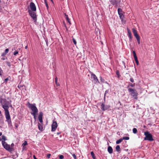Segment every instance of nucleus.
Wrapping results in <instances>:
<instances>
[{
  "label": "nucleus",
  "instance_id": "obj_1",
  "mask_svg": "<svg viewBox=\"0 0 159 159\" xmlns=\"http://www.w3.org/2000/svg\"><path fill=\"white\" fill-rule=\"evenodd\" d=\"M28 107L32 111V112H31V114L32 115L37 114L38 111V109L36 107L35 104H31L29 103Z\"/></svg>",
  "mask_w": 159,
  "mask_h": 159
},
{
  "label": "nucleus",
  "instance_id": "obj_2",
  "mask_svg": "<svg viewBox=\"0 0 159 159\" xmlns=\"http://www.w3.org/2000/svg\"><path fill=\"white\" fill-rule=\"evenodd\" d=\"M128 90L130 93V95L132 96L134 99H137L138 93L136 90L131 88H129Z\"/></svg>",
  "mask_w": 159,
  "mask_h": 159
},
{
  "label": "nucleus",
  "instance_id": "obj_3",
  "mask_svg": "<svg viewBox=\"0 0 159 159\" xmlns=\"http://www.w3.org/2000/svg\"><path fill=\"white\" fill-rule=\"evenodd\" d=\"M144 134L145 136L144 138L145 140H148L150 141L153 140V139L151 134L148 132L146 131L144 133Z\"/></svg>",
  "mask_w": 159,
  "mask_h": 159
},
{
  "label": "nucleus",
  "instance_id": "obj_4",
  "mask_svg": "<svg viewBox=\"0 0 159 159\" xmlns=\"http://www.w3.org/2000/svg\"><path fill=\"white\" fill-rule=\"evenodd\" d=\"M123 1V0H110V2H111L112 4L116 6H121L122 4V2Z\"/></svg>",
  "mask_w": 159,
  "mask_h": 159
},
{
  "label": "nucleus",
  "instance_id": "obj_5",
  "mask_svg": "<svg viewBox=\"0 0 159 159\" xmlns=\"http://www.w3.org/2000/svg\"><path fill=\"white\" fill-rule=\"evenodd\" d=\"M5 114L6 119V121L7 122L9 125L11 126V122L9 112H5Z\"/></svg>",
  "mask_w": 159,
  "mask_h": 159
},
{
  "label": "nucleus",
  "instance_id": "obj_6",
  "mask_svg": "<svg viewBox=\"0 0 159 159\" xmlns=\"http://www.w3.org/2000/svg\"><path fill=\"white\" fill-rule=\"evenodd\" d=\"M2 143L3 146L6 149L9 151H12V149L10 147L9 145L6 142L3 141H2Z\"/></svg>",
  "mask_w": 159,
  "mask_h": 159
},
{
  "label": "nucleus",
  "instance_id": "obj_7",
  "mask_svg": "<svg viewBox=\"0 0 159 159\" xmlns=\"http://www.w3.org/2000/svg\"><path fill=\"white\" fill-rule=\"evenodd\" d=\"M58 126L57 124L56 121L54 120L53 121L52 123V129L51 130L52 132L55 131Z\"/></svg>",
  "mask_w": 159,
  "mask_h": 159
},
{
  "label": "nucleus",
  "instance_id": "obj_8",
  "mask_svg": "<svg viewBox=\"0 0 159 159\" xmlns=\"http://www.w3.org/2000/svg\"><path fill=\"white\" fill-rule=\"evenodd\" d=\"M29 12L31 17L34 20L36 21V16L35 11H29Z\"/></svg>",
  "mask_w": 159,
  "mask_h": 159
},
{
  "label": "nucleus",
  "instance_id": "obj_9",
  "mask_svg": "<svg viewBox=\"0 0 159 159\" xmlns=\"http://www.w3.org/2000/svg\"><path fill=\"white\" fill-rule=\"evenodd\" d=\"M30 10L29 11H36V7L35 4L33 2L30 3Z\"/></svg>",
  "mask_w": 159,
  "mask_h": 159
},
{
  "label": "nucleus",
  "instance_id": "obj_10",
  "mask_svg": "<svg viewBox=\"0 0 159 159\" xmlns=\"http://www.w3.org/2000/svg\"><path fill=\"white\" fill-rule=\"evenodd\" d=\"M110 107L109 105H105L103 103L101 105V108L103 111H105Z\"/></svg>",
  "mask_w": 159,
  "mask_h": 159
},
{
  "label": "nucleus",
  "instance_id": "obj_11",
  "mask_svg": "<svg viewBox=\"0 0 159 159\" xmlns=\"http://www.w3.org/2000/svg\"><path fill=\"white\" fill-rule=\"evenodd\" d=\"M91 77L93 79L94 82L95 83L97 84V83H99L98 80L95 75L92 74L91 75Z\"/></svg>",
  "mask_w": 159,
  "mask_h": 159
},
{
  "label": "nucleus",
  "instance_id": "obj_12",
  "mask_svg": "<svg viewBox=\"0 0 159 159\" xmlns=\"http://www.w3.org/2000/svg\"><path fill=\"white\" fill-rule=\"evenodd\" d=\"M2 107L5 110V112H9L8 110L9 107L7 105H6V104H5L2 105Z\"/></svg>",
  "mask_w": 159,
  "mask_h": 159
},
{
  "label": "nucleus",
  "instance_id": "obj_13",
  "mask_svg": "<svg viewBox=\"0 0 159 159\" xmlns=\"http://www.w3.org/2000/svg\"><path fill=\"white\" fill-rule=\"evenodd\" d=\"M43 115V114L42 112H41L39 113V121L41 123H42L43 122V120H42V116Z\"/></svg>",
  "mask_w": 159,
  "mask_h": 159
},
{
  "label": "nucleus",
  "instance_id": "obj_14",
  "mask_svg": "<svg viewBox=\"0 0 159 159\" xmlns=\"http://www.w3.org/2000/svg\"><path fill=\"white\" fill-rule=\"evenodd\" d=\"M118 14L121 19L123 17V15L122 13V10L121 9L119 8L118 10Z\"/></svg>",
  "mask_w": 159,
  "mask_h": 159
},
{
  "label": "nucleus",
  "instance_id": "obj_15",
  "mask_svg": "<svg viewBox=\"0 0 159 159\" xmlns=\"http://www.w3.org/2000/svg\"><path fill=\"white\" fill-rule=\"evenodd\" d=\"M107 150L108 152L110 153L111 154L112 153L113 150L111 147L109 146Z\"/></svg>",
  "mask_w": 159,
  "mask_h": 159
},
{
  "label": "nucleus",
  "instance_id": "obj_16",
  "mask_svg": "<svg viewBox=\"0 0 159 159\" xmlns=\"http://www.w3.org/2000/svg\"><path fill=\"white\" fill-rule=\"evenodd\" d=\"M127 31L129 37V39H131L132 38V35L131 32L129 29H127Z\"/></svg>",
  "mask_w": 159,
  "mask_h": 159
},
{
  "label": "nucleus",
  "instance_id": "obj_17",
  "mask_svg": "<svg viewBox=\"0 0 159 159\" xmlns=\"http://www.w3.org/2000/svg\"><path fill=\"white\" fill-rule=\"evenodd\" d=\"M38 128L39 129L40 131H42L43 130V128L42 125L39 123H38Z\"/></svg>",
  "mask_w": 159,
  "mask_h": 159
},
{
  "label": "nucleus",
  "instance_id": "obj_18",
  "mask_svg": "<svg viewBox=\"0 0 159 159\" xmlns=\"http://www.w3.org/2000/svg\"><path fill=\"white\" fill-rule=\"evenodd\" d=\"M65 16H66V20H67L68 22L69 23V24H70L71 22L70 21V19L69 18L68 16L67 15H66V14H65Z\"/></svg>",
  "mask_w": 159,
  "mask_h": 159
},
{
  "label": "nucleus",
  "instance_id": "obj_19",
  "mask_svg": "<svg viewBox=\"0 0 159 159\" xmlns=\"http://www.w3.org/2000/svg\"><path fill=\"white\" fill-rule=\"evenodd\" d=\"M27 144V141H25L24 143L22 144V146L23 147V149L25 148V146Z\"/></svg>",
  "mask_w": 159,
  "mask_h": 159
},
{
  "label": "nucleus",
  "instance_id": "obj_20",
  "mask_svg": "<svg viewBox=\"0 0 159 159\" xmlns=\"http://www.w3.org/2000/svg\"><path fill=\"white\" fill-rule=\"evenodd\" d=\"M123 140V139H119L117 140L116 143V144H118L120 143Z\"/></svg>",
  "mask_w": 159,
  "mask_h": 159
},
{
  "label": "nucleus",
  "instance_id": "obj_21",
  "mask_svg": "<svg viewBox=\"0 0 159 159\" xmlns=\"http://www.w3.org/2000/svg\"><path fill=\"white\" fill-rule=\"evenodd\" d=\"M18 87L20 89H25V90H26L25 87V86H21V85L19 86H19H18Z\"/></svg>",
  "mask_w": 159,
  "mask_h": 159
},
{
  "label": "nucleus",
  "instance_id": "obj_22",
  "mask_svg": "<svg viewBox=\"0 0 159 159\" xmlns=\"http://www.w3.org/2000/svg\"><path fill=\"white\" fill-rule=\"evenodd\" d=\"M116 150L117 152L120 151V147L119 145H117L116 148Z\"/></svg>",
  "mask_w": 159,
  "mask_h": 159
},
{
  "label": "nucleus",
  "instance_id": "obj_23",
  "mask_svg": "<svg viewBox=\"0 0 159 159\" xmlns=\"http://www.w3.org/2000/svg\"><path fill=\"white\" fill-rule=\"evenodd\" d=\"M91 154L93 159H95V157L94 154L93 152H91Z\"/></svg>",
  "mask_w": 159,
  "mask_h": 159
},
{
  "label": "nucleus",
  "instance_id": "obj_24",
  "mask_svg": "<svg viewBox=\"0 0 159 159\" xmlns=\"http://www.w3.org/2000/svg\"><path fill=\"white\" fill-rule=\"evenodd\" d=\"M132 31L134 35L136 34V33H137V30L134 29L133 28L132 29Z\"/></svg>",
  "mask_w": 159,
  "mask_h": 159
},
{
  "label": "nucleus",
  "instance_id": "obj_25",
  "mask_svg": "<svg viewBox=\"0 0 159 159\" xmlns=\"http://www.w3.org/2000/svg\"><path fill=\"white\" fill-rule=\"evenodd\" d=\"M133 133L134 134H136L137 131V129L135 128H133Z\"/></svg>",
  "mask_w": 159,
  "mask_h": 159
},
{
  "label": "nucleus",
  "instance_id": "obj_26",
  "mask_svg": "<svg viewBox=\"0 0 159 159\" xmlns=\"http://www.w3.org/2000/svg\"><path fill=\"white\" fill-rule=\"evenodd\" d=\"M134 60L135 61V62L137 64V65H138L139 64V61H138V58H137V57H136V58H134Z\"/></svg>",
  "mask_w": 159,
  "mask_h": 159
},
{
  "label": "nucleus",
  "instance_id": "obj_27",
  "mask_svg": "<svg viewBox=\"0 0 159 159\" xmlns=\"http://www.w3.org/2000/svg\"><path fill=\"white\" fill-rule=\"evenodd\" d=\"M135 37H136V39L139 38L140 37L139 35L137 33H136V34L134 35Z\"/></svg>",
  "mask_w": 159,
  "mask_h": 159
},
{
  "label": "nucleus",
  "instance_id": "obj_28",
  "mask_svg": "<svg viewBox=\"0 0 159 159\" xmlns=\"http://www.w3.org/2000/svg\"><path fill=\"white\" fill-rule=\"evenodd\" d=\"M133 55H134V58H136V57H137V56L136 55V53H135V51H133Z\"/></svg>",
  "mask_w": 159,
  "mask_h": 159
},
{
  "label": "nucleus",
  "instance_id": "obj_29",
  "mask_svg": "<svg viewBox=\"0 0 159 159\" xmlns=\"http://www.w3.org/2000/svg\"><path fill=\"white\" fill-rule=\"evenodd\" d=\"M123 140H128L129 139V137H123L122 139Z\"/></svg>",
  "mask_w": 159,
  "mask_h": 159
},
{
  "label": "nucleus",
  "instance_id": "obj_30",
  "mask_svg": "<svg viewBox=\"0 0 159 159\" xmlns=\"http://www.w3.org/2000/svg\"><path fill=\"white\" fill-rule=\"evenodd\" d=\"M55 83L57 86L59 85V84L57 83V77H56V78H55Z\"/></svg>",
  "mask_w": 159,
  "mask_h": 159
},
{
  "label": "nucleus",
  "instance_id": "obj_31",
  "mask_svg": "<svg viewBox=\"0 0 159 159\" xmlns=\"http://www.w3.org/2000/svg\"><path fill=\"white\" fill-rule=\"evenodd\" d=\"M2 139L3 140V141H5L6 140V137L4 136H2Z\"/></svg>",
  "mask_w": 159,
  "mask_h": 159
},
{
  "label": "nucleus",
  "instance_id": "obj_32",
  "mask_svg": "<svg viewBox=\"0 0 159 159\" xmlns=\"http://www.w3.org/2000/svg\"><path fill=\"white\" fill-rule=\"evenodd\" d=\"M72 40H73V42L74 44H75L76 45V40L74 38H73Z\"/></svg>",
  "mask_w": 159,
  "mask_h": 159
},
{
  "label": "nucleus",
  "instance_id": "obj_33",
  "mask_svg": "<svg viewBox=\"0 0 159 159\" xmlns=\"http://www.w3.org/2000/svg\"><path fill=\"white\" fill-rule=\"evenodd\" d=\"M116 75L118 76V77H119L120 76V75L119 74V72L118 71H117L116 72Z\"/></svg>",
  "mask_w": 159,
  "mask_h": 159
},
{
  "label": "nucleus",
  "instance_id": "obj_34",
  "mask_svg": "<svg viewBox=\"0 0 159 159\" xmlns=\"http://www.w3.org/2000/svg\"><path fill=\"white\" fill-rule=\"evenodd\" d=\"M18 53V51H15L13 53V54L14 55H15L16 54H17Z\"/></svg>",
  "mask_w": 159,
  "mask_h": 159
},
{
  "label": "nucleus",
  "instance_id": "obj_35",
  "mask_svg": "<svg viewBox=\"0 0 159 159\" xmlns=\"http://www.w3.org/2000/svg\"><path fill=\"white\" fill-rule=\"evenodd\" d=\"M7 66L9 67L11 66V64L9 62L7 61Z\"/></svg>",
  "mask_w": 159,
  "mask_h": 159
},
{
  "label": "nucleus",
  "instance_id": "obj_36",
  "mask_svg": "<svg viewBox=\"0 0 159 159\" xmlns=\"http://www.w3.org/2000/svg\"><path fill=\"white\" fill-rule=\"evenodd\" d=\"M3 73V71L1 69V68H0V75L1 76H2V74Z\"/></svg>",
  "mask_w": 159,
  "mask_h": 159
},
{
  "label": "nucleus",
  "instance_id": "obj_37",
  "mask_svg": "<svg viewBox=\"0 0 159 159\" xmlns=\"http://www.w3.org/2000/svg\"><path fill=\"white\" fill-rule=\"evenodd\" d=\"M7 53H6L5 52L2 53V56H4L7 54Z\"/></svg>",
  "mask_w": 159,
  "mask_h": 159
},
{
  "label": "nucleus",
  "instance_id": "obj_38",
  "mask_svg": "<svg viewBox=\"0 0 159 159\" xmlns=\"http://www.w3.org/2000/svg\"><path fill=\"white\" fill-rule=\"evenodd\" d=\"M59 158L60 159H63L64 158V156L62 155H61L59 156Z\"/></svg>",
  "mask_w": 159,
  "mask_h": 159
},
{
  "label": "nucleus",
  "instance_id": "obj_39",
  "mask_svg": "<svg viewBox=\"0 0 159 159\" xmlns=\"http://www.w3.org/2000/svg\"><path fill=\"white\" fill-rule=\"evenodd\" d=\"M72 156L75 159H76V156L75 154H72Z\"/></svg>",
  "mask_w": 159,
  "mask_h": 159
},
{
  "label": "nucleus",
  "instance_id": "obj_40",
  "mask_svg": "<svg viewBox=\"0 0 159 159\" xmlns=\"http://www.w3.org/2000/svg\"><path fill=\"white\" fill-rule=\"evenodd\" d=\"M137 40L138 41V43H139V44L140 43V38H139V39H137Z\"/></svg>",
  "mask_w": 159,
  "mask_h": 159
},
{
  "label": "nucleus",
  "instance_id": "obj_41",
  "mask_svg": "<svg viewBox=\"0 0 159 159\" xmlns=\"http://www.w3.org/2000/svg\"><path fill=\"white\" fill-rule=\"evenodd\" d=\"M50 156H51V154H48L47 155V157L48 158H50Z\"/></svg>",
  "mask_w": 159,
  "mask_h": 159
},
{
  "label": "nucleus",
  "instance_id": "obj_42",
  "mask_svg": "<svg viewBox=\"0 0 159 159\" xmlns=\"http://www.w3.org/2000/svg\"><path fill=\"white\" fill-rule=\"evenodd\" d=\"M9 52V49H8L7 48V49H6V50H5V52L6 53H7Z\"/></svg>",
  "mask_w": 159,
  "mask_h": 159
},
{
  "label": "nucleus",
  "instance_id": "obj_43",
  "mask_svg": "<svg viewBox=\"0 0 159 159\" xmlns=\"http://www.w3.org/2000/svg\"><path fill=\"white\" fill-rule=\"evenodd\" d=\"M37 114H35L34 115H32L34 117V119L35 120L36 119V115Z\"/></svg>",
  "mask_w": 159,
  "mask_h": 159
},
{
  "label": "nucleus",
  "instance_id": "obj_44",
  "mask_svg": "<svg viewBox=\"0 0 159 159\" xmlns=\"http://www.w3.org/2000/svg\"><path fill=\"white\" fill-rule=\"evenodd\" d=\"M100 80L101 81H102V82H104V80L103 79H102L101 77H100Z\"/></svg>",
  "mask_w": 159,
  "mask_h": 159
},
{
  "label": "nucleus",
  "instance_id": "obj_45",
  "mask_svg": "<svg viewBox=\"0 0 159 159\" xmlns=\"http://www.w3.org/2000/svg\"><path fill=\"white\" fill-rule=\"evenodd\" d=\"M130 81L131 82H134V80L133 78H131L130 79Z\"/></svg>",
  "mask_w": 159,
  "mask_h": 159
},
{
  "label": "nucleus",
  "instance_id": "obj_46",
  "mask_svg": "<svg viewBox=\"0 0 159 159\" xmlns=\"http://www.w3.org/2000/svg\"><path fill=\"white\" fill-rule=\"evenodd\" d=\"M45 3L46 4V7H47V8H48V5L47 3L46 2V1L45 0Z\"/></svg>",
  "mask_w": 159,
  "mask_h": 159
},
{
  "label": "nucleus",
  "instance_id": "obj_47",
  "mask_svg": "<svg viewBox=\"0 0 159 159\" xmlns=\"http://www.w3.org/2000/svg\"><path fill=\"white\" fill-rule=\"evenodd\" d=\"M108 91L107 90L105 91V94H104V98H105V96L106 94L108 93Z\"/></svg>",
  "mask_w": 159,
  "mask_h": 159
},
{
  "label": "nucleus",
  "instance_id": "obj_48",
  "mask_svg": "<svg viewBox=\"0 0 159 159\" xmlns=\"http://www.w3.org/2000/svg\"><path fill=\"white\" fill-rule=\"evenodd\" d=\"M14 146V143H12L11 144V147H13V146Z\"/></svg>",
  "mask_w": 159,
  "mask_h": 159
},
{
  "label": "nucleus",
  "instance_id": "obj_49",
  "mask_svg": "<svg viewBox=\"0 0 159 159\" xmlns=\"http://www.w3.org/2000/svg\"><path fill=\"white\" fill-rule=\"evenodd\" d=\"M8 80V78H7L5 80V82H7V81Z\"/></svg>",
  "mask_w": 159,
  "mask_h": 159
},
{
  "label": "nucleus",
  "instance_id": "obj_50",
  "mask_svg": "<svg viewBox=\"0 0 159 159\" xmlns=\"http://www.w3.org/2000/svg\"><path fill=\"white\" fill-rule=\"evenodd\" d=\"M33 157L34 159H37L36 158L35 156H34Z\"/></svg>",
  "mask_w": 159,
  "mask_h": 159
},
{
  "label": "nucleus",
  "instance_id": "obj_51",
  "mask_svg": "<svg viewBox=\"0 0 159 159\" xmlns=\"http://www.w3.org/2000/svg\"><path fill=\"white\" fill-rule=\"evenodd\" d=\"M2 132H0V136L2 135Z\"/></svg>",
  "mask_w": 159,
  "mask_h": 159
},
{
  "label": "nucleus",
  "instance_id": "obj_52",
  "mask_svg": "<svg viewBox=\"0 0 159 159\" xmlns=\"http://www.w3.org/2000/svg\"><path fill=\"white\" fill-rule=\"evenodd\" d=\"M60 133H59V132H58V133H57V135H59V134H60Z\"/></svg>",
  "mask_w": 159,
  "mask_h": 159
},
{
  "label": "nucleus",
  "instance_id": "obj_53",
  "mask_svg": "<svg viewBox=\"0 0 159 159\" xmlns=\"http://www.w3.org/2000/svg\"><path fill=\"white\" fill-rule=\"evenodd\" d=\"M51 1V2H52V3H53V0H50Z\"/></svg>",
  "mask_w": 159,
  "mask_h": 159
},
{
  "label": "nucleus",
  "instance_id": "obj_54",
  "mask_svg": "<svg viewBox=\"0 0 159 159\" xmlns=\"http://www.w3.org/2000/svg\"><path fill=\"white\" fill-rule=\"evenodd\" d=\"M27 48V46H26L25 48L26 49Z\"/></svg>",
  "mask_w": 159,
  "mask_h": 159
},
{
  "label": "nucleus",
  "instance_id": "obj_55",
  "mask_svg": "<svg viewBox=\"0 0 159 159\" xmlns=\"http://www.w3.org/2000/svg\"><path fill=\"white\" fill-rule=\"evenodd\" d=\"M131 86H132L133 87V85H131Z\"/></svg>",
  "mask_w": 159,
  "mask_h": 159
},
{
  "label": "nucleus",
  "instance_id": "obj_56",
  "mask_svg": "<svg viewBox=\"0 0 159 159\" xmlns=\"http://www.w3.org/2000/svg\"><path fill=\"white\" fill-rule=\"evenodd\" d=\"M1 141V138H0V141Z\"/></svg>",
  "mask_w": 159,
  "mask_h": 159
},
{
  "label": "nucleus",
  "instance_id": "obj_57",
  "mask_svg": "<svg viewBox=\"0 0 159 159\" xmlns=\"http://www.w3.org/2000/svg\"><path fill=\"white\" fill-rule=\"evenodd\" d=\"M3 59V60H4V58H3V59Z\"/></svg>",
  "mask_w": 159,
  "mask_h": 159
}]
</instances>
